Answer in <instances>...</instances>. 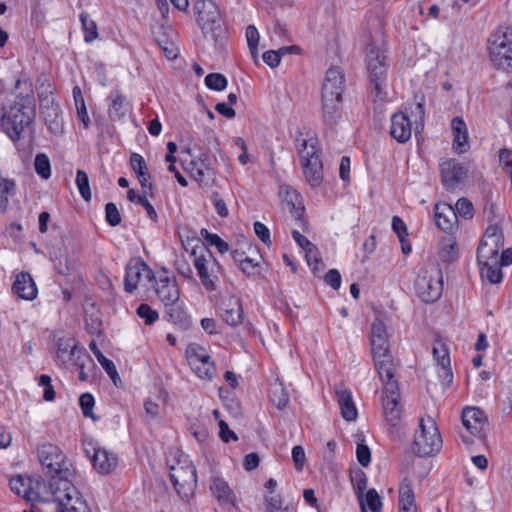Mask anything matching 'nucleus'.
<instances>
[{
	"label": "nucleus",
	"mask_w": 512,
	"mask_h": 512,
	"mask_svg": "<svg viewBox=\"0 0 512 512\" xmlns=\"http://www.w3.org/2000/svg\"><path fill=\"white\" fill-rule=\"evenodd\" d=\"M498 256H491L485 259H480L477 256L478 264L480 265L482 277H486L490 283L498 284L502 281L503 273L501 265L498 261Z\"/></svg>",
	"instance_id": "obj_29"
},
{
	"label": "nucleus",
	"mask_w": 512,
	"mask_h": 512,
	"mask_svg": "<svg viewBox=\"0 0 512 512\" xmlns=\"http://www.w3.org/2000/svg\"><path fill=\"white\" fill-rule=\"evenodd\" d=\"M456 222L457 213L452 206L445 203L435 205V223L441 230H452Z\"/></svg>",
	"instance_id": "obj_30"
},
{
	"label": "nucleus",
	"mask_w": 512,
	"mask_h": 512,
	"mask_svg": "<svg viewBox=\"0 0 512 512\" xmlns=\"http://www.w3.org/2000/svg\"><path fill=\"white\" fill-rule=\"evenodd\" d=\"M239 267L242 272L250 278H257L260 276L259 263L250 257H245V259L239 264Z\"/></svg>",
	"instance_id": "obj_55"
},
{
	"label": "nucleus",
	"mask_w": 512,
	"mask_h": 512,
	"mask_svg": "<svg viewBox=\"0 0 512 512\" xmlns=\"http://www.w3.org/2000/svg\"><path fill=\"white\" fill-rule=\"evenodd\" d=\"M52 379L49 375L43 374L39 377L38 385L43 387V399L47 402L55 400L56 393L51 384Z\"/></svg>",
	"instance_id": "obj_54"
},
{
	"label": "nucleus",
	"mask_w": 512,
	"mask_h": 512,
	"mask_svg": "<svg viewBox=\"0 0 512 512\" xmlns=\"http://www.w3.org/2000/svg\"><path fill=\"white\" fill-rule=\"evenodd\" d=\"M67 364L71 363L78 367V369L85 368V363H93L92 358L87 354L85 348L77 346H73L72 350L69 352L67 356Z\"/></svg>",
	"instance_id": "obj_42"
},
{
	"label": "nucleus",
	"mask_w": 512,
	"mask_h": 512,
	"mask_svg": "<svg viewBox=\"0 0 512 512\" xmlns=\"http://www.w3.org/2000/svg\"><path fill=\"white\" fill-rule=\"evenodd\" d=\"M292 460L297 471H302L306 461L305 451L302 446L296 445L292 449Z\"/></svg>",
	"instance_id": "obj_60"
},
{
	"label": "nucleus",
	"mask_w": 512,
	"mask_h": 512,
	"mask_svg": "<svg viewBox=\"0 0 512 512\" xmlns=\"http://www.w3.org/2000/svg\"><path fill=\"white\" fill-rule=\"evenodd\" d=\"M210 490L220 505L236 506L237 497L223 478L219 476L213 477Z\"/></svg>",
	"instance_id": "obj_24"
},
{
	"label": "nucleus",
	"mask_w": 512,
	"mask_h": 512,
	"mask_svg": "<svg viewBox=\"0 0 512 512\" xmlns=\"http://www.w3.org/2000/svg\"><path fill=\"white\" fill-rule=\"evenodd\" d=\"M439 257L443 262H453L457 258V252L455 249V242L452 239H445L441 243L439 249Z\"/></svg>",
	"instance_id": "obj_46"
},
{
	"label": "nucleus",
	"mask_w": 512,
	"mask_h": 512,
	"mask_svg": "<svg viewBox=\"0 0 512 512\" xmlns=\"http://www.w3.org/2000/svg\"><path fill=\"white\" fill-rule=\"evenodd\" d=\"M269 397L272 403L279 409L284 408L289 402V395L283 384L278 380L270 385Z\"/></svg>",
	"instance_id": "obj_38"
},
{
	"label": "nucleus",
	"mask_w": 512,
	"mask_h": 512,
	"mask_svg": "<svg viewBox=\"0 0 512 512\" xmlns=\"http://www.w3.org/2000/svg\"><path fill=\"white\" fill-rule=\"evenodd\" d=\"M345 88L343 71L336 66L330 67L325 75L322 86V97L341 98Z\"/></svg>",
	"instance_id": "obj_20"
},
{
	"label": "nucleus",
	"mask_w": 512,
	"mask_h": 512,
	"mask_svg": "<svg viewBox=\"0 0 512 512\" xmlns=\"http://www.w3.org/2000/svg\"><path fill=\"white\" fill-rule=\"evenodd\" d=\"M36 117V99L32 89L16 95L13 102L0 111V125L4 133L13 141L20 140L22 133L30 127Z\"/></svg>",
	"instance_id": "obj_2"
},
{
	"label": "nucleus",
	"mask_w": 512,
	"mask_h": 512,
	"mask_svg": "<svg viewBox=\"0 0 512 512\" xmlns=\"http://www.w3.org/2000/svg\"><path fill=\"white\" fill-rule=\"evenodd\" d=\"M89 348L93 352V354L95 355V357L97 358L98 362L103 367L105 372L108 374L110 379L113 381V383L115 385H117L118 381H121V380H120L119 374L117 372L116 366L113 363V361L106 358L103 355V353L100 351V349L98 348V346L94 340L91 341V343L89 344Z\"/></svg>",
	"instance_id": "obj_36"
},
{
	"label": "nucleus",
	"mask_w": 512,
	"mask_h": 512,
	"mask_svg": "<svg viewBox=\"0 0 512 512\" xmlns=\"http://www.w3.org/2000/svg\"><path fill=\"white\" fill-rule=\"evenodd\" d=\"M317 139H304L299 147V156L306 181L312 187L323 181V164L319 156Z\"/></svg>",
	"instance_id": "obj_7"
},
{
	"label": "nucleus",
	"mask_w": 512,
	"mask_h": 512,
	"mask_svg": "<svg viewBox=\"0 0 512 512\" xmlns=\"http://www.w3.org/2000/svg\"><path fill=\"white\" fill-rule=\"evenodd\" d=\"M93 456L91 461L94 468L101 474H109L118 463L117 456L105 448H93Z\"/></svg>",
	"instance_id": "obj_25"
},
{
	"label": "nucleus",
	"mask_w": 512,
	"mask_h": 512,
	"mask_svg": "<svg viewBox=\"0 0 512 512\" xmlns=\"http://www.w3.org/2000/svg\"><path fill=\"white\" fill-rule=\"evenodd\" d=\"M57 350L56 357L57 360L61 363V365L67 364V356L69 352L72 350L73 346H77L73 338L70 337H60L56 342Z\"/></svg>",
	"instance_id": "obj_43"
},
{
	"label": "nucleus",
	"mask_w": 512,
	"mask_h": 512,
	"mask_svg": "<svg viewBox=\"0 0 512 512\" xmlns=\"http://www.w3.org/2000/svg\"><path fill=\"white\" fill-rule=\"evenodd\" d=\"M385 53L375 41L369 37L366 46V65L369 73L370 85L372 93L375 94L376 99L383 101L386 92V64Z\"/></svg>",
	"instance_id": "obj_5"
},
{
	"label": "nucleus",
	"mask_w": 512,
	"mask_h": 512,
	"mask_svg": "<svg viewBox=\"0 0 512 512\" xmlns=\"http://www.w3.org/2000/svg\"><path fill=\"white\" fill-rule=\"evenodd\" d=\"M206 86L215 91H223L228 84L226 77L221 73H209L205 77Z\"/></svg>",
	"instance_id": "obj_50"
},
{
	"label": "nucleus",
	"mask_w": 512,
	"mask_h": 512,
	"mask_svg": "<svg viewBox=\"0 0 512 512\" xmlns=\"http://www.w3.org/2000/svg\"><path fill=\"white\" fill-rule=\"evenodd\" d=\"M154 290L163 305L178 302L180 290L175 277L167 275L166 271L154 275Z\"/></svg>",
	"instance_id": "obj_18"
},
{
	"label": "nucleus",
	"mask_w": 512,
	"mask_h": 512,
	"mask_svg": "<svg viewBox=\"0 0 512 512\" xmlns=\"http://www.w3.org/2000/svg\"><path fill=\"white\" fill-rule=\"evenodd\" d=\"M245 35H246V40H247V44H248L250 53L253 58H256L257 54H258V44H259V39H260L259 32L254 25H249L246 28Z\"/></svg>",
	"instance_id": "obj_52"
},
{
	"label": "nucleus",
	"mask_w": 512,
	"mask_h": 512,
	"mask_svg": "<svg viewBox=\"0 0 512 512\" xmlns=\"http://www.w3.org/2000/svg\"><path fill=\"white\" fill-rule=\"evenodd\" d=\"M356 456L359 464L363 467H367L371 462V452L369 447L364 441L357 443Z\"/></svg>",
	"instance_id": "obj_59"
},
{
	"label": "nucleus",
	"mask_w": 512,
	"mask_h": 512,
	"mask_svg": "<svg viewBox=\"0 0 512 512\" xmlns=\"http://www.w3.org/2000/svg\"><path fill=\"white\" fill-rule=\"evenodd\" d=\"M142 277L153 282L154 272L149 266L140 259H131L126 265V273L124 278V289L127 293H133Z\"/></svg>",
	"instance_id": "obj_16"
},
{
	"label": "nucleus",
	"mask_w": 512,
	"mask_h": 512,
	"mask_svg": "<svg viewBox=\"0 0 512 512\" xmlns=\"http://www.w3.org/2000/svg\"><path fill=\"white\" fill-rule=\"evenodd\" d=\"M457 216L460 215L464 219H470L474 215L473 204L466 198H460L456 202L455 209Z\"/></svg>",
	"instance_id": "obj_56"
},
{
	"label": "nucleus",
	"mask_w": 512,
	"mask_h": 512,
	"mask_svg": "<svg viewBox=\"0 0 512 512\" xmlns=\"http://www.w3.org/2000/svg\"><path fill=\"white\" fill-rule=\"evenodd\" d=\"M80 21L84 31L85 42L90 43L95 40L98 37L96 23L90 18L88 14L85 13L80 15Z\"/></svg>",
	"instance_id": "obj_45"
},
{
	"label": "nucleus",
	"mask_w": 512,
	"mask_h": 512,
	"mask_svg": "<svg viewBox=\"0 0 512 512\" xmlns=\"http://www.w3.org/2000/svg\"><path fill=\"white\" fill-rule=\"evenodd\" d=\"M210 198L218 215L221 217H227L229 210L220 194L218 192H213Z\"/></svg>",
	"instance_id": "obj_62"
},
{
	"label": "nucleus",
	"mask_w": 512,
	"mask_h": 512,
	"mask_svg": "<svg viewBox=\"0 0 512 512\" xmlns=\"http://www.w3.org/2000/svg\"><path fill=\"white\" fill-rule=\"evenodd\" d=\"M383 384L382 389V407L386 420L391 425H396L401 417L400 392L398 382L394 377V372L390 376L380 378Z\"/></svg>",
	"instance_id": "obj_12"
},
{
	"label": "nucleus",
	"mask_w": 512,
	"mask_h": 512,
	"mask_svg": "<svg viewBox=\"0 0 512 512\" xmlns=\"http://www.w3.org/2000/svg\"><path fill=\"white\" fill-rule=\"evenodd\" d=\"M363 504L364 507H368L372 512H380L382 503L379 494L375 489H369L365 496L363 495ZM363 512L365 508H362Z\"/></svg>",
	"instance_id": "obj_49"
},
{
	"label": "nucleus",
	"mask_w": 512,
	"mask_h": 512,
	"mask_svg": "<svg viewBox=\"0 0 512 512\" xmlns=\"http://www.w3.org/2000/svg\"><path fill=\"white\" fill-rule=\"evenodd\" d=\"M38 459L50 475L48 484L57 512H88L86 503L72 483L73 471L62 450L54 444L44 443L37 449Z\"/></svg>",
	"instance_id": "obj_1"
},
{
	"label": "nucleus",
	"mask_w": 512,
	"mask_h": 512,
	"mask_svg": "<svg viewBox=\"0 0 512 512\" xmlns=\"http://www.w3.org/2000/svg\"><path fill=\"white\" fill-rule=\"evenodd\" d=\"M9 484L13 492H15L17 495H23V497L28 501H33L40 498L39 493L34 491L32 487V480L30 478L17 476L12 478Z\"/></svg>",
	"instance_id": "obj_35"
},
{
	"label": "nucleus",
	"mask_w": 512,
	"mask_h": 512,
	"mask_svg": "<svg viewBox=\"0 0 512 512\" xmlns=\"http://www.w3.org/2000/svg\"><path fill=\"white\" fill-rule=\"evenodd\" d=\"M414 288L417 296L423 302L433 303L437 301L443 290L441 269L434 265L420 268L414 282Z\"/></svg>",
	"instance_id": "obj_9"
},
{
	"label": "nucleus",
	"mask_w": 512,
	"mask_h": 512,
	"mask_svg": "<svg viewBox=\"0 0 512 512\" xmlns=\"http://www.w3.org/2000/svg\"><path fill=\"white\" fill-rule=\"evenodd\" d=\"M170 479L177 494L188 501L197 487L196 468L191 462H178L170 468Z\"/></svg>",
	"instance_id": "obj_11"
},
{
	"label": "nucleus",
	"mask_w": 512,
	"mask_h": 512,
	"mask_svg": "<svg viewBox=\"0 0 512 512\" xmlns=\"http://www.w3.org/2000/svg\"><path fill=\"white\" fill-rule=\"evenodd\" d=\"M12 292L21 299L33 300L37 297L38 290L32 276L23 271L16 275Z\"/></svg>",
	"instance_id": "obj_22"
},
{
	"label": "nucleus",
	"mask_w": 512,
	"mask_h": 512,
	"mask_svg": "<svg viewBox=\"0 0 512 512\" xmlns=\"http://www.w3.org/2000/svg\"><path fill=\"white\" fill-rule=\"evenodd\" d=\"M467 168L456 159L449 158L440 162V176L447 190L456 189L467 175Z\"/></svg>",
	"instance_id": "obj_17"
},
{
	"label": "nucleus",
	"mask_w": 512,
	"mask_h": 512,
	"mask_svg": "<svg viewBox=\"0 0 512 512\" xmlns=\"http://www.w3.org/2000/svg\"><path fill=\"white\" fill-rule=\"evenodd\" d=\"M130 164H131V168L133 169V171L135 172L136 175L148 170L143 156H141L138 153H133L131 155Z\"/></svg>",
	"instance_id": "obj_63"
},
{
	"label": "nucleus",
	"mask_w": 512,
	"mask_h": 512,
	"mask_svg": "<svg viewBox=\"0 0 512 512\" xmlns=\"http://www.w3.org/2000/svg\"><path fill=\"white\" fill-rule=\"evenodd\" d=\"M370 344L379 377L390 376L394 372L393 362L390 355L387 330L385 324L380 319H375L371 325Z\"/></svg>",
	"instance_id": "obj_3"
},
{
	"label": "nucleus",
	"mask_w": 512,
	"mask_h": 512,
	"mask_svg": "<svg viewBox=\"0 0 512 512\" xmlns=\"http://www.w3.org/2000/svg\"><path fill=\"white\" fill-rule=\"evenodd\" d=\"M185 170L202 187L211 186L215 180V171L211 167V159L207 152H202L195 159H192Z\"/></svg>",
	"instance_id": "obj_15"
},
{
	"label": "nucleus",
	"mask_w": 512,
	"mask_h": 512,
	"mask_svg": "<svg viewBox=\"0 0 512 512\" xmlns=\"http://www.w3.org/2000/svg\"><path fill=\"white\" fill-rule=\"evenodd\" d=\"M503 243L504 238L501 229L497 225L488 226L477 248L478 257L485 259L493 255L498 256Z\"/></svg>",
	"instance_id": "obj_19"
},
{
	"label": "nucleus",
	"mask_w": 512,
	"mask_h": 512,
	"mask_svg": "<svg viewBox=\"0 0 512 512\" xmlns=\"http://www.w3.org/2000/svg\"><path fill=\"white\" fill-rule=\"evenodd\" d=\"M220 315L228 325L237 326L242 323L243 309L241 301L236 296H229L222 300L220 305Z\"/></svg>",
	"instance_id": "obj_21"
},
{
	"label": "nucleus",
	"mask_w": 512,
	"mask_h": 512,
	"mask_svg": "<svg viewBox=\"0 0 512 512\" xmlns=\"http://www.w3.org/2000/svg\"><path fill=\"white\" fill-rule=\"evenodd\" d=\"M266 512H276L282 507L283 501L279 494L265 496Z\"/></svg>",
	"instance_id": "obj_64"
},
{
	"label": "nucleus",
	"mask_w": 512,
	"mask_h": 512,
	"mask_svg": "<svg viewBox=\"0 0 512 512\" xmlns=\"http://www.w3.org/2000/svg\"><path fill=\"white\" fill-rule=\"evenodd\" d=\"M305 257L308 265L312 268L313 272L316 273L321 264L320 252L316 245L313 244L305 250Z\"/></svg>",
	"instance_id": "obj_58"
},
{
	"label": "nucleus",
	"mask_w": 512,
	"mask_h": 512,
	"mask_svg": "<svg viewBox=\"0 0 512 512\" xmlns=\"http://www.w3.org/2000/svg\"><path fill=\"white\" fill-rule=\"evenodd\" d=\"M200 234L209 245L215 246L219 253L224 254L229 250L228 243L222 240L219 235L210 233L207 229H202Z\"/></svg>",
	"instance_id": "obj_47"
},
{
	"label": "nucleus",
	"mask_w": 512,
	"mask_h": 512,
	"mask_svg": "<svg viewBox=\"0 0 512 512\" xmlns=\"http://www.w3.org/2000/svg\"><path fill=\"white\" fill-rule=\"evenodd\" d=\"M442 356L438 357L439 371L443 387L448 388L453 382V372L450 367V356L446 347H441Z\"/></svg>",
	"instance_id": "obj_37"
},
{
	"label": "nucleus",
	"mask_w": 512,
	"mask_h": 512,
	"mask_svg": "<svg viewBox=\"0 0 512 512\" xmlns=\"http://www.w3.org/2000/svg\"><path fill=\"white\" fill-rule=\"evenodd\" d=\"M341 98L322 97V116L325 125L334 127L341 118Z\"/></svg>",
	"instance_id": "obj_28"
},
{
	"label": "nucleus",
	"mask_w": 512,
	"mask_h": 512,
	"mask_svg": "<svg viewBox=\"0 0 512 512\" xmlns=\"http://www.w3.org/2000/svg\"><path fill=\"white\" fill-rule=\"evenodd\" d=\"M442 447V438L432 417L421 418L419 431L414 436L413 452L419 457L433 456Z\"/></svg>",
	"instance_id": "obj_6"
},
{
	"label": "nucleus",
	"mask_w": 512,
	"mask_h": 512,
	"mask_svg": "<svg viewBox=\"0 0 512 512\" xmlns=\"http://www.w3.org/2000/svg\"><path fill=\"white\" fill-rule=\"evenodd\" d=\"M94 404H95L94 397L90 393H84L79 398V405H80L83 415L85 417L91 418L95 421V420H97V417L93 413Z\"/></svg>",
	"instance_id": "obj_53"
},
{
	"label": "nucleus",
	"mask_w": 512,
	"mask_h": 512,
	"mask_svg": "<svg viewBox=\"0 0 512 512\" xmlns=\"http://www.w3.org/2000/svg\"><path fill=\"white\" fill-rule=\"evenodd\" d=\"M462 424L467 433H460L462 441L466 445L473 443V437L484 438L488 427V420L484 412L477 407H466L461 415Z\"/></svg>",
	"instance_id": "obj_13"
},
{
	"label": "nucleus",
	"mask_w": 512,
	"mask_h": 512,
	"mask_svg": "<svg viewBox=\"0 0 512 512\" xmlns=\"http://www.w3.org/2000/svg\"><path fill=\"white\" fill-rule=\"evenodd\" d=\"M164 318L183 330L189 329L192 324L190 316L179 301L164 306Z\"/></svg>",
	"instance_id": "obj_26"
},
{
	"label": "nucleus",
	"mask_w": 512,
	"mask_h": 512,
	"mask_svg": "<svg viewBox=\"0 0 512 512\" xmlns=\"http://www.w3.org/2000/svg\"><path fill=\"white\" fill-rule=\"evenodd\" d=\"M399 512H417L415 495L409 479L405 478L399 487Z\"/></svg>",
	"instance_id": "obj_34"
},
{
	"label": "nucleus",
	"mask_w": 512,
	"mask_h": 512,
	"mask_svg": "<svg viewBox=\"0 0 512 512\" xmlns=\"http://www.w3.org/2000/svg\"><path fill=\"white\" fill-rule=\"evenodd\" d=\"M136 313L144 320L146 325H152L159 318V313L146 303L140 304L136 309Z\"/></svg>",
	"instance_id": "obj_51"
},
{
	"label": "nucleus",
	"mask_w": 512,
	"mask_h": 512,
	"mask_svg": "<svg viewBox=\"0 0 512 512\" xmlns=\"http://www.w3.org/2000/svg\"><path fill=\"white\" fill-rule=\"evenodd\" d=\"M127 198L129 201L143 206V208L146 210L147 216L153 222H157V220H158L157 212H156L155 208L153 207V205L148 201L145 194L139 195L133 189H130L127 192Z\"/></svg>",
	"instance_id": "obj_40"
},
{
	"label": "nucleus",
	"mask_w": 512,
	"mask_h": 512,
	"mask_svg": "<svg viewBox=\"0 0 512 512\" xmlns=\"http://www.w3.org/2000/svg\"><path fill=\"white\" fill-rule=\"evenodd\" d=\"M34 168L36 173L42 179H49L51 177V164L49 157L45 153H38L34 159Z\"/></svg>",
	"instance_id": "obj_44"
},
{
	"label": "nucleus",
	"mask_w": 512,
	"mask_h": 512,
	"mask_svg": "<svg viewBox=\"0 0 512 512\" xmlns=\"http://www.w3.org/2000/svg\"><path fill=\"white\" fill-rule=\"evenodd\" d=\"M110 101L108 107V116L112 121H119L127 114L129 104L126 102L125 97L118 90H113L108 96Z\"/></svg>",
	"instance_id": "obj_31"
},
{
	"label": "nucleus",
	"mask_w": 512,
	"mask_h": 512,
	"mask_svg": "<svg viewBox=\"0 0 512 512\" xmlns=\"http://www.w3.org/2000/svg\"><path fill=\"white\" fill-rule=\"evenodd\" d=\"M390 134L399 143H405L411 138V122L406 114L399 112L391 117Z\"/></svg>",
	"instance_id": "obj_23"
},
{
	"label": "nucleus",
	"mask_w": 512,
	"mask_h": 512,
	"mask_svg": "<svg viewBox=\"0 0 512 512\" xmlns=\"http://www.w3.org/2000/svg\"><path fill=\"white\" fill-rule=\"evenodd\" d=\"M105 219L110 226H117L121 223V215L117 206L113 202L105 205Z\"/></svg>",
	"instance_id": "obj_57"
},
{
	"label": "nucleus",
	"mask_w": 512,
	"mask_h": 512,
	"mask_svg": "<svg viewBox=\"0 0 512 512\" xmlns=\"http://www.w3.org/2000/svg\"><path fill=\"white\" fill-rule=\"evenodd\" d=\"M392 229L397 234L401 244H403V240L408 235V232L406 224L399 216L392 217Z\"/></svg>",
	"instance_id": "obj_61"
},
{
	"label": "nucleus",
	"mask_w": 512,
	"mask_h": 512,
	"mask_svg": "<svg viewBox=\"0 0 512 512\" xmlns=\"http://www.w3.org/2000/svg\"><path fill=\"white\" fill-rule=\"evenodd\" d=\"M53 261L57 273L63 276L71 275L76 269L75 260L70 258L66 253H60Z\"/></svg>",
	"instance_id": "obj_41"
},
{
	"label": "nucleus",
	"mask_w": 512,
	"mask_h": 512,
	"mask_svg": "<svg viewBox=\"0 0 512 512\" xmlns=\"http://www.w3.org/2000/svg\"><path fill=\"white\" fill-rule=\"evenodd\" d=\"M76 185L79 189V192L82 196V198L85 201H90L91 199V190H90V184H89V178L85 171L78 170L76 173Z\"/></svg>",
	"instance_id": "obj_48"
},
{
	"label": "nucleus",
	"mask_w": 512,
	"mask_h": 512,
	"mask_svg": "<svg viewBox=\"0 0 512 512\" xmlns=\"http://www.w3.org/2000/svg\"><path fill=\"white\" fill-rule=\"evenodd\" d=\"M40 115L43 118L48 130L54 135L62 134L64 123L62 111L59 104L51 94H40Z\"/></svg>",
	"instance_id": "obj_14"
},
{
	"label": "nucleus",
	"mask_w": 512,
	"mask_h": 512,
	"mask_svg": "<svg viewBox=\"0 0 512 512\" xmlns=\"http://www.w3.org/2000/svg\"><path fill=\"white\" fill-rule=\"evenodd\" d=\"M280 195L283 196L284 201L289 207V211L292 216L299 222L303 223L304 219L302 217L304 208L300 206L301 204V195L295 190L293 187L289 185L280 186Z\"/></svg>",
	"instance_id": "obj_27"
},
{
	"label": "nucleus",
	"mask_w": 512,
	"mask_h": 512,
	"mask_svg": "<svg viewBox=\"0 0 512 512\" xmlns=\"http://www.w3.org/2000/svg\"><path fill=\"white\" fill-rule=\"evenodd\" d=\"M350 478L361 508H364L363 493L367 488V476L363 470L357 468L356 470L351 471Z\"/></svg>",
	"instance_id": "obj_39"
},
{
	"label": "nucleus",
	"mask_w": 512,
	"mask_h": 512,
	"mask_svg": "<svg viewBox=\"0 0 512 512\" xmlns=\"http://www.w3.org/2000/svg\"><path fill=\"white\" fill-rule=\"evenodd\" d=\"M451 129L453 132V149L459 153H463L468 148L467 127L463 119L455 117L451 121Z\"/></svg>",
	"instance_id": "obj_33"
},
{
	"label": "nucleus",
	"mask_w": 512,
	"mask_h": 512,
	"mask_svg": "<svg viewBox=\"0 0 512 512\" xmlns=\"http://www.w3.org/2000/svg\"><path fill=\"white\" fill-rule=\"evenodd\" d=\"M192 255L194 256L193 263L202 285L207 291H215L218 281L217 272L220 271L221 267L212 252L205 244L201 243L193 248Z\"/></svg>",
	"instance_id": "obj_10"
},
{
	"label": "nucleus",
	"mask_w": 512,
	"mask_h": 512,
	"mask_svg": "<svg viewBox=\"0 0 512 512\" xmlns=\"http://www.w3.org/2000/svg\"><path fill=\"white\" fill-rule=\"evenodd\" d=\"M336 396L341 409L342 417L347 421H354L357 418V409L352 400L349 390L344 387L336 388Z\"/></svg>",
	"instance_id": "obj_32"
},
{
	"label": "nucleus",
	"mask_w": 512,
	"mask_h": 512,
	"mask_svg": "<svg viewBox=\"0 0 512 512\" xmlns=\"http://www.w3.org/2000/svg\"><path fill=\"white\" fill-rule=\"evenodd\" d=\"M193 9L204 36L210 37L215 44L221 42L225 37V28L216 3L212 0H196Z\"/></svg>",
	"instance_id": "obj_4"
},
{
	"label": "nucleus",
	"mask_w": 512,
	"mask_h": 512,
	"mask_svg": "<svg viewBox=\"0 0 512 512\" xmlns=\"http://www.w3.org/2000/svg\"><path fill=\"white\" fill-rule=\"evenodd\" d=\"M488 43L490 59L494 65L503 70L512 69V28H497Z\"/></svg>",
	"instance_id": "obj_8"
}]
</instances>
